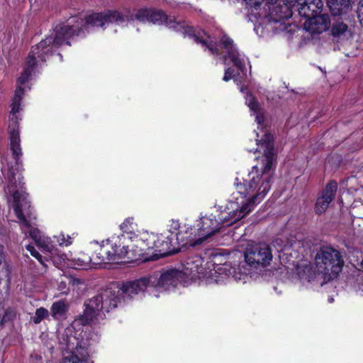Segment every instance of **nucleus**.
I'll use <instances>...</instances> for the list:
<instances>
[{"label":"nucleus","mask_w":363,"mask_h":363,"mask_svg":"<svg viewBox=\"0 0 363 363\" xmlns=\"http://www.w3.org/2000/svg\"><path fill=\"white\" fill-rule=\"evenodd\" d=\"M283 24L284 25V30H286V32H288V33H291V31H292L291 25L288 23V26H286L285 22H284Z\"/></svg>","instance_id":"de8ad7c7"},{"label":"nucleus","mask_w":363,"mask_h":363,"mask_svg":"<svg viewBox=\"0 0 363 363\" xmlns=\"http://www.w3.org/2000/svg\"><path fill=\"white\" fill-rule=\"evenodd\" d=\"M296 277L303 284H308L313 286H323L327 284L315 265L313 266L306 260L296 264Z\"/></svg>","instance_id":"9b49d317"},{"label":"nucleus","mask_w":363,"mask_h":363,"mask_svg":"<svg viewBox=\"0 0 363 363\" xmlns=\"http://www.w3.org/2000/svg\"><path fill=\"white\" fill-rule=\"evenodd\" d=\"M135 225L133 218H128L121 224L120 228L123 231V234H130L134 231Z\"/></svg>","instance_id":"473e14b6"},{"label":"nucleus","mask_w":363,"mask_h":363,"mask_svg":"<svg viewBox=\"0 0 363 363\" xmlns=\"http://www.w3.org/2000/svg\"><path fill=\"white\" fill-rule=\"evenodd\" d=\"M13 319V317H12V315H11V313L9 311V310H6L4 315L2 316V318H1V320H0V326L1 328H4L5 323L8 321H10Z\"/></svg>","instance_id":"4c0bfd02"},{"label":"nucleus","mask_w":363,"mask_h":363,"mask_svg":"<svg viewBox=\"0 0 363 363\" xmlns=\"http://www.w3.org/2000/svg\"><path fill=\"white\" fill-rule=\"evenodd\" d=\"M213 55H219L220 50L217 48V45L213 41H209V43L206 48Z\"/></svg>","instance_id":"a19ab883"},{"label":"nucleus","mask_w":363,"mask_h":363,"mask_svg":"<svg viewBox=\"0 0 363 363\" xmlns=\"http://www.w3.org/2000/svg\"><path fill=\"white\" fill-rule=\"evenodd\" d=\"M4 247L3 245L0 244V257L4 255Z\"/></svg>","instance_id":"09e8293b"},{"label":"nucleus","mask_w":363,"mask_h":363,"mask_svg":"<svg viewBox=\"0 0 363 363\" xmlns=\"http://www.w3.org/2000/svg\"><path fill=\"white\" fill-rule=\"evenodd\" d=\"M152 277H143L133 281L123 282L121 287L123 298H133L140 292H145L149 287L154 286Z\"/></svg>","instance_id":"ddd939ff"},{"label":"nucleus","mask_w":363,"mask_h":363,"mask_svg":"<svg viewBox=\"0 0 363 363\" xmlns=\"http://www.w3.org/2000/svg\"><path fill=\"white\" fill-rule=\"evenodd\" d=\"M53 31L55 36L48 35L31 48L32 50L36 51L35 55L41 62H46L49 57L57 52L62 45H71L69 40L84 34L82 26L69 25L65 23L56 25Z\"/></svg>","instance_id":"f03ea898"},{"label":"nucleus","mask_w":363,"mask_h":363,"mask_svg":"<svg viewBox=\"0 0 363 363\" xmlns=\"http://www.w3.org/2000/svg\"><path fill=\"white\" fill-rule=\"evenodd\" d=\"M295 6V0L283 1L272 8L271 10L272 19L275 22L288 20L293 16V8Z\"/></svg>","instance_id":"a211bd4d"},{"label":"nucleus","mask_w":363,"mask_h":363,"mask_svg":"<svg viewBox=\"0 0 363 363\" xmlns=\"http://www.w3.org/2000/svg\"><path fill=\"white\" fill-rule=\"evenodd\" d=\"M331 34L334 38L338 40L348 38L352 35L350 30L348 29V26L342 21L338 20L333 22L331 28Z\"/></svg>","instance_id":"b1692460"},{"label":"nucleus","mask_w":363,"mask_h":363,"mask_svg":"<svg viewBox=\"0 0 363 363\" xmlns=\"http://www.w3.org/2000/svg\"><path fill=\"white\" fill-rule=\"evenodd\" d=\"M57 55H58L60 57H62V55H61L60 52H57Z\"/></svg>","instance_id":"603ef678"},{"label":"nucleus","mask_w":363,"mask_h":363,"mask_svg":"<svg viewBox=\"0 0 363 363\" xmlns=\"http://www.w3.org/2000/svg\"><path fill=\"white\" fill-rule=\"evenodd\" d=\"M24 94L25 90L23 87L22 86V85H18L15 90V94L13 99L22 101Z\"/></svg>","instance_id":"e433bc0d"},{"label":"nucleus","mask_w":363,"mask_h":363,"mask_svg":"<svg viewBox=\"0 0 363 363\" xmlns=\"http://www.w3.org/2000/svg\"><path fill=\"white\" fill-rule=\"evenodd\" d=\"M16 171L13 168L12 165H8V169L6 172V179L7 181L6 189H8L10 194H12L14 191H16L17 187L16 182Z\"/></svg>","instance_id":"cd10ccee"},{"label":"nucleus","mask_w":363,"mask_h":363,"mask_svg":"<svg viewBox=\"0 0 363 363\" xmlns=\"http://www.w3.org/2000/svg\"><path fill=\"white\" fill-rule=\"evenodd\" d=\"M235 185L238 193L242 195L244 198H247V201L245 203H243L241 206H239V207L241 208L245 205H247V208L250 210L249 213L251 211L250 206L254 205L255 203L260 202V201L264 197H259L254 201H252V197L257 194V190L259 189V186H260V179L258 176L253 177L250 182L243 179L242 182H241L238 178H236Z\"/></svg>","instance_id":"f8f14e48"},{"label":"nucleus","mask_w":363,"mask_h":363,"mask_svg":"<svg viewBox=\"0 0 363 363\" xmlns=\"http://www.w3.org/2000/svg\"><path fill=\"white\" fill-rule=\"evenodd\" d=\"M247 5L250 6L251 8H254L257 9L264 1V0H243Z\"/></svg>","instance_id":"37998d69"},{"label":"nucleus","mask_w":363,"mask_h":363,"mask_svg":"<svg viewBox=\"0 0 363 363\" xmlns=\"http://www.w3.org/2000/svg\"><path fill=\"white\" fill-rule=\"evenodd\" d=\"M314 265L328 283L337 277L344 266V260L340 252L330 247L323 246L314 257Z\"/></svg>","instance_id":"39448f33"},{"label":"nucleus","mask_w":363,"mask_h":363,"mask_svg":"<svg viewBox=\"0 0 363 363\" xmlns=\"http://www.w3.org/2000/svg\"><path fill=\"white\" fill-rule=\"evenodd\" d=\"M26 250L30 253V255L35 257L44 267H48L46 264L47 262L50 261V259L47 257L42 256L35 247L32 245H28Z\"/></svg>","instance_id":"c756f323"},{"label":"nucleus","mask_w":363,"mask_h":363,"mask_svg":"<svg viewBox=\"0 0 363 363\" xmlns=\"http://www.w3.org/2000/svg\"><path fill=\"white\" fill-rule=\"evenodd\" d=\"M82 357L80 359L77 354H72L69 357H66L63 359L62 363H79L82 361H86V357L89 356L88 353L86 352V355H83L81 354Z\"/></svg>","instance_id":"72a5a7b5"},{"label":"nucleus","mask_w":363,"mask_h":363,"mask_svg":"<svg viewBox=\"0 0 363 363\" xmlns=\"http://www.w3.org/2000/svg\"><path fill=\"white\" fill-rule=\"evenodd\" d=\"M135 18L140 22H150L155 25H164L169 29L179 33L185 21L178 20L175 16L167 15L161 9L143 8L135 13Z\"/></svg>","instance_id":"6e6552de"},{"label":"nucleus","mask_w":363,"mask_h":363,"mask_svg":"<svg viewBox=\"0 0 363 363\" xmlns=\"http://www.w3.org/2000/svg\"><path fill=\"white\" fill-rule=\"evenodd\" d=\"M358 18L360 24L363 26V0H360L358 6Z\"/></svg>","instance_id":"a18cd8bd"},{"label":"nucleus","mask_w":363,"mask_h":363,"mask_svg":"<svg viewBox=\"0 0 363 363\" xmlns=\"http://www.w3.org/2000/svg\"><path fill=\"white\" fill-rule=\"evenodd\" d=\"M312 242L309 239H303L298 240V252L303 256L308 255L311 252Z\"/></svg>","instance_id":"7c9ffc66"},{"label":"nucleus","mask_w":363,"mask_h":363,"mask_svg":"<svg viewBox=\"0 0 363 363\" xmlns=\"http://www.w3.org/2000/svg\"><path fill=\"white\" fill-rule=\"evenodd\" d=\"M256 121L259 124L264 123V116L259 112H257Z\"/></svg>","instance_id":"49530a36"},{"label":"nucleus","mask_w":363,"mask_h":363,"mask_svg":"<svg viewBox=\"0 0 363 363\" xmlns=\"http://www.w3.org/2000/svg\"><path fill=\"white\" fill-rule=\"evenodd\" d=\"M184 38L189 37L194 39L195 43L201 44L202 46L207 48L209 41L203 39L200 36V33L196 32L195 28L185 21L179 30Z\"/></svg>","instance_id":"4be33fe9"},{"label":"nucleus","mask_w":363,"mask_h":363,"mask_svg":"<svg viewBox=\"0 0 363 363\" xmlns=\"http://www.w3.org/2000/svg\"><path fill=\"white\" fill-rule=\"evenodd\" d=\"M183 277V272L175 268L164 271L157 281V285L160 287L168 289L170 286L175 287Z\"/></svg>","instance_id":"aec40b11"},{"label":"nucleus","mask_w":363,"mask_h":363,"mask_svg":"<svg viewBox=\"0 0 363 363\" xmlns=\"http://www.w3.org/2000/svg\"><path fill=\"white\" fill-rule=\"evenodd\" d=\"M337 189V182L332 181L325 186V189L317 199L315 210L318 214L323 213L334 199Z\"/></svg>","instance_id":"f3484780"},{"label":"nucleus","mask_w":363,"mask_h":363,"mask_svg":"<svg viewBox=\"0 0 363 363\" xmlns=\"http://www.w3.org/2000/svg\"><path fill=\"white\" fill-rule=\"evenodd\" d=\"M248 106L250 107V108L251 110H252L255 113L259 111V104L257 101L254 97H252V99H249Z\"/></svg>","instance_id":"58836bf2"},{"label":"nucleus","mask_w":363,"mask_h":363,"mask_svg":"<svg viewBox=\"0 0 363 363\" xmlns=\"http://www.w3.org/2000/svg\"><path fill=\"white\" fill-rule=\"evenodd\" d=\"M362 267H363V260L362 261V263H361Z\"/></svg>","instance_id":"5fc2aeb1"},{"label":"nucleus","mask_w":363,"mask_h":363,"mask_svg":"<svg viewBox=\"0 0 363 363\" xmlns=\"http://www.w3.org/2000/svg\"><path fill=\"white\" fill-rule=\"evenodd\" d=\"M58 242L60 245L68 246L72 244L71 238L69 236L65 238L64 235H60L58 238Z\"/></svg>","instance_id":"c03bdc74"},{"label":"nucleus","mask_w":363,"mask_h":363,"mask_svg":"<svg viewBox=\"0 0 363 363\" xmlns=\"http://www.w3.org/2000/svg\"><path fill=\"white\" fill-rule=\"evenodd\" d=\"M147 241L145 240L144 233L141 235L139 238H136L135 243L131 246V248H127V257L125 262H135L138 260L146 261L148 260L145 255L150 253Z\"/></svg>","instance_id":"2eb2a0df"},{"label":"nucleus","mask_w":363,"mask_h":363,"mask_svg":"<svg viewBox=\"0 0 363 363\" xmlns=\"http://www.w3.org/2000/svg\"><path fill=\"white\" fill-rule=\"evenodd\" d=\"M32 72H33L28 70V69H26L23 68V70L22 72L21 76L17 79V83L19 85L25 84L30 78Z\"/></svg>","instance_id":"c9c22d12"},{"label":"nucleus","mask_w":363,"mask_h":363,"mask_svg":"<svg viewBox=\"0 0 363 363\" xmlns=\"http://www.w3.org/2000/svg\"><path fill=\"white\" fill-rule=\"evenodd\" d=\"M48 316V310L44 307H40L35 311V315L33 317V322L35 324H39L43 319L47 318Z\"/></svg>","instance_id":"2f4dec72"},{"label":"nucleus","mask_w":363,"mask_h":363,"mask_svg":"<svg viewBox=\"0 0 363 363\" xmlns=\"http://www.w3.org/2000/svg\"><path fill=\"white\" fill-rule=\"evenodd\" d=\"M22 101H18V100H12V103L11 104V113L15 115L16 113H18L21 110V104Z\"/></svg>","instance_id":"ea45409f"},{"label":"nucleus","mask_w":363,"mask_h":363,"mask_svg":"<svg viewBox=\"0 0 363 363\" xmlns=\"http://www.w3.org/2000/svg\"><path fill=\"white\" fill-rule=\"evenodd\" d=\"M128 238L125 234L111 236L102 242L91 259L96 260L98 263H115L125 259Z\"/></svg>","instance_id":"423d86ee"},{"label":"nucleus","mask_w":363,"mask_h":363,"mask_svg":"<svg viewBox=\"0 0 363 363\" xmlns=\"http://www.w3.org/2000/svg\"><path fill=\"white\" fill-rule=\"evenodd\" d=\"M174 228L175 229L179 228V224L177 222V223H175V226H174Z\"/></svg>","instance_id":"8fccbe9b"},{"label":"nucleus","mask_w":363,"mask_h":363,"mask_svg":"<svg viewBox=\"0 0 363 363\" xmlns=\"http://www.w3.org/2000/svg\"><path fill=\"white\" fill-rule=\"evenodd\" d=\"M128 21L127 16L123 14L117 10L106 9L101 12H94L86 15L84 18L85 24L82 23V20L76 25L82 26L83 30L88 26L100 27L106 28L110 24H121ZM80 36H85L82 34Z\"/></svg>","instance_id":"1a4fd4ad"},{"label":"nucleus","mask_w":363,"mask_h":363,"mask_svg":"<svg viewBox=\"0 0 363 363\" xmlns=\"http://www.w3.org/2000/svg\"><path fill=\"white\" fill-rule=\"evenodd\" d=\"M333 301H334L333 298H332V297H329V298H328V301H329L330 303H333Z\"/></svg>","instance_id":"3c124183"},{"label":"nucleus","mask_w":363,"mask_h":363,"mask_svg":"<svg viewBox=\"0 0 363 363\" xmlns=\"http://www.w3.org/2000/svg\"><path fill=\"white\" fill-rule=\"evenodd\" d=\"M273 157L274 154L272 150H268L264 154L265 158L263 160L262 173L260 176L257 175L260 179V186H259V189L257 190L256 195L252 197V201L259 197L264 196L271 188L272 177L269 172L272 168Z\"/></svg>","instance_id":"4468645a"},{"label":"nucleus","mask_w":363,"mask_h":363,"mask_svg":"<svg viewBox=\"0 0 363 363\" xmlns=\"http://www.w3.org/2000/svg\"><path fill=\"white\" fill-rule=\"evenodd\" d=\"M35 52H36V51L32 50V49H30V51L29 52L28 57H26V59L25 60V64H24V67H23L24 69H28V70L33 72L34 69L37 67L38 57L35 55Z\"/></svg>","instance_id":"c85d7f7f"},{"label":"nucleus","mask_w":363,"mask_h":363,"mask_svg":"<svg viewBox=\"0 0 363 363\" xmlns=\"http://www.w3.org/2000/svg\"><path fill=\"white\" fill-rule=\"evenodd\" d=\"M328 6L333 16L346 13L350 6V0H328Z\"/></svg>","instance_id":"393cba45"},{"label":"nucleus","mask_w":363,"mask_h":363,"mask_svg":"<svg viewBox=\"0 0 363 363\" xmlns=\"http://www.w3.org/2000/svg\"><path fill=\"white\" fill-rule=\"evenodd\" d=\"M11 196L14 203L13 211L16 217L25 225H28L23 211L24 206H28V208L30 206V201L28 200V194L25 191L20 192L18 190H16L11 194Z\"/></svg>","instance_id":"6ab92c4d"},{"label":"nucleus","mask_w":363,"mask_h":363,"mask_svg":"<svg viewBox=\"0 0 363 363\" xmlns=\"http://www.w3.org/2000/svg\"><path fill=\"white\" fill-rule=\"evenodd\" d=\"M228 57L233 62V65L242 72L245 70V63L241 57L238 50L234 48L227 52Z\"/></svg>","instance_id":"bb28decb"},{"label":"nucleus","mask_w":363,"mask_h":363,"mask_svg":"<svg viewBox=\"0 0 363 363\" xmlns=\"http://www.w3.org/2000/svg\"><path fill=\"white\" fill-rule=\"evenodd\" d=\"M121 303V298L112 291L106 290L94 296L85 304L86 308L79 320L82 325L89 324L92 320L101 314L105 315L116 308Z\"/></svg>","instance_id":"0eeeda50"},{"label":"nucleus","mask_w":363,"mask_h":363,"mask_svg":"<svg viewBox=\"0 0 363 363\" xmlns=\"http://www.w3.org/2000/svg\"><path fill=\"white\" fill-rule=\"evenodd\" d=\"M224 250L216 249L210 255V262L212 264L213 269L220 274L226 275L232 274L233 268L229 264V253L224 252Z\"/></svg>","instance_id":"dca6fc26"},{"label":"nucleus","mask_w":363,"mask_h":363,"mask_svg":"<svg viewBox=\"0 0 363 363\" xmlns=\"http://www.w3.org/2000/svg\"><path fill=\"white\" fill-rule=\"evenodd\" d=\"M145 240L147 241L150 252H152V259L174 255L180 251L181 247H185L184 234L168 232L160 235L154 233H144Z\"/></svg>","instance_id":"7ed1b4c3"},{"label":"nucleus","mask_w":363,"mask_h":363,"mask_svg":"<svg viewBox=\"0 0 363 363\" xmlns=\"http://www.w3.org/2000/svg\"><path fill=\"white\" fill-rule=\"evenodd\" d=\"M269 143H268L267 145V148H269Z\"/></svg>","instance_id":"864d4df0"},{"label":"nucleus","mask_w":363,"mask_h":363,"mask_svg":"<svg viewBox=\"0 0 363 363\" xmlns=\"http://www.w3.org/2000/svg\"><path fill=\"white\" fill-rule=\"evenodd\" d=\"M68 308V306L64 300H59L52 304L50 307V314L55 320H65Z\"/></svg>","instance_id":"5701e85b"},{"label":"nucleus","mask_w":363,"mask_h":363,"mask_svg":"<svg viewBox=\"0 0 363 363\" xmlns=\"http://www.w3.org/2000/svg\"><path fill=\"white\" fill-rule=\"evenodd\" d=\"M361 190L363 191V187L361 189Z\"/></svg>","instance_id":"6e6d98bb"},{"label":"nucleus","mask_w":363,"mask_h":363,"mask_svg":"<svg viewBox=\"0 0 363 363\" xmlns=\"http://www.w3.org/2000/svg\"><path fill=\"white\" fill-rule=\"evenodd\" d=\"M247 207V205H245L240 208L238 202L228 201L223 209V206L219 207L217 216L211 213L201 217L196 228L191 226L184 233L186 238L184 245L195 247L201 244L219 232L223 227L230 226L247 215L250 211Z\"/></svg>","instance_id":"f257e3e1"},{"label":"nucleus","mask_w":363,"mask_h":363,"mask_svg":"<svg viewBox=\"0 0 363 363\" xmlns=\"http://www.w3.org/2000/svg\"><path fill=\"white\" fill-rule=\"evenodd\" d=\"M292 245L290 246L284 245L280 250L279 258L283 264L288 269L290 265L295 266V257L292 255Z\"/></svg>","instance_id":"a878e982"},{"label":"nucleus","mask_w":363,"mask_h":363,"mask_svg":"<svg viewBox=\"0 0 363 363\" xmlns=\"http://www.w3.org/2000/svg\"><path fill=\"white\" fill-rule=\"evenodd\" d=\"M235 75V70L232 67H228L225 70L224 76L223 77V80L225 82H228Z\"/></svg>","instance_id":"79ce46f5"},{"label":"nucleus","mask_w":363,"mask_h":363,"mask_svg":"<svg viewBox=\"0 0 363 363\" xmlns=\"http://www.w3.org/2000/svg\"><path fill=\"white\" fill-rule=\"evenodd\" d=\"M323 6L321 0H296V9L298 14L307 18L303 23V29L312 34L321 33L327 30L330 25L328 14L318 15Z\"/></svg>","instance_id":"20e7f679"},{"label":"nucleus","mask_w":363,"mask_h":363,"mask_svg":"<svg viewBox=\"0 0 363 363\" xmlns=\"http://www.w3.org/2000/svg\"><path fill=\"white\" fill-rule=\"evenodd\" d=\"M10 138V149L12 152V157L16 161L18 165L20 160V157L22 155L21 147L20 145V134L18 128H14L9 132Z\"/></svg>","instance_id":"412c9836"},{"label":"nucleus","mask_w":363,"mask_h":363,"mask_svg":"<svg viewBox=\"0 0 363 363\" xmlns=\"http://www.w3.org/2000/svg\"><path fill=\"white\" fill-rule=\"evenodd\" d=\"M220 43L226 52L235 48L233 40L227 35H223L221 37Z\"/></svg>","instance_id":"f704fd0d"},{"label":"nucleus","mask_w":363,"mask_h":363,"mask_svg":"<svg viewBox=\"0 0 363 363\" xmlns=\"http://www.w3.org/2000/svg\"><path fill=\"white\" fill-rule=\"evenodd\" d=\"M271 247L265 243H259L246 249L245 260L251 267H267L272 260Z\"/></svg>","instance_id":"9d476101"}]
</instances>
